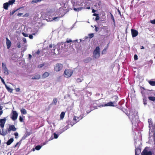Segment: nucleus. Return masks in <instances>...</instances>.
I'll return each instance as SVG.
<instances>
[{
  "label": "nucleus",
  "mask_w": 155,
  "mask_h": 155,
  "mask_svg": "<svg viewBox=\"0 0 155 155\" xmlns=\"http://www.w3.org/2000/svg\"><path fill=\"white\" fill-rule=\"evenodd\" d=\"M17 10H13L11 12H10V15H12Z\"/></svg>",
  "instance_id": "35"
},
{
  "label": "nucleus",
  "mask_w": 155,
  "mask_h": 155,
  "mask_svg": "<svg viewBox=\"0 0 155 155\" xmlns=\"http://www.w3.org/2000/svg\"><path fill=\"white\" fill-rule=\"evenodd\" d=\"M6 39L7 48L8 49L10 48L11 46V42L7 38H6Z\"/></svg>",
  "instance_id": "13"
},
{
  "label": "nucleus",
  "mask_w": 155,
  "mask_h": 155,
  "mask_svg": "<svg viewBox=\"0 0 155 155\" xmlns=\"http://www.w3.org/2000/svg\"><path fill=\"white\" fill-rule=\"evenodd\" d=\"M15 90H16V92H19L20 91V89L19 88H16L15 89Z\"/></svg>",
  "instance_id": "52"
},
{
  "label": "nucleus",
  "mask_w": 155,
  "mask_h": 155,
  "mask_svg": "<svg viewBox=\"0 0 155 155\" xmlns=\"http://www.w3.org/2000/svg\"><path fill=\"white\" fill-rule=\"evenodd\" d=\"M60 17H54L53 18V20H54L55 21H58L59 20V18Z\"/></svg>",
  "instance_id": "31"
},
{
  "label": "nucleus",
  "mask_w": 155,
  "mask_h": 155,
  "mask_svg": "<svg viewBox=\"0 0 155 155\" xmlns=\"http://www.w3.org/2000/svg\"><path fill=\"white\" fill-rule=\"evenodd\" d=\"M2 68H3V71H4V73L7 75H8V71L6 67V65L4 63H2Z\"/></svg>",
  "instance_id": "9"
},
{
  "label": "nucleus",
  "mask_w": 155,
  "mask_h": 155,
  "mask_svg": "<svg viewBox=\"0 0 155 155\" xmlns=\"http://www.w3.org/2000/svg\"><path fill=\"white\" fill-rule=\"evenodd\" d=\"M2 107L0 106V116H1L3 113V111L2 110Z\"/></svg>",
  "instance_id": "36"
},
{
  "label": "nucleus",
  "mask_w": 155,
  "mask_h": 155,
  "mask_svg": "<svg viewBox=\"0 0 155 155\" xmlns=\"http://www.w3.org/2000/svg\"><path fill=\"white\" fill-rule=\"evenodd\" d=\"M87 59L88 60V61H90L91 60V58H87Z\"/></svg>",
  "instance_id": "57"
},
{
  "label": "nucleus",
  "mask_w": 155,
  "mask_h": 155,
  "mask_svg": "<svg viewBox=\"0 0 155 155\" xmlns=\"http://www.w3.org/2000/svg\"><path fill=\"white\" fill-rule=\"evenodd\" d=\"M63 65L61 64H57L54 66V70L56 71H59L63 68Z\"/></svg>",
  "instance_id": "4"
},
{
  "label": "nucleus",
  "mask_w": 155,
  "mask_h": 155,
  "mask_svg": "<svg viewBox=\"0 0 155 155\" xmlns=\"http://www.w3.org/2000/svg\"><path fill=\"white\" fill-rule=\"evenodd\" d=\"M41 148V147L40 146H36L35 147V149L37 150H39Z\"/></svg>",
  "instance_id": "34"
},
{
  "label": "nucleus",
  "mask_w": 155,
  "mask_h": 155,
  "mask_svg": "<svg viewBox=\"0 0 155 155\" xmlns=\"http://www.w3.org/2000/svg\"><path fill=\"white\" fill-rule=\"evenodd\" d=\"M106 106H105V104H102V105H100V106H99V107H106Z\"/></svg>",
  "instance_id": "55"
},
{
  "label": "nucleus",
  "mask_w": 155,
  "mask_h": 155,
  "mask_svg": "<svg viewBox=\"0 0 155 155\" xmlns=\"http://www.w3.org/2000/svg\"><path fill=\"white\" fill-rule=\"evenodd\" d=\"M148 123L149 124V128L150 129H153V127L152 125L151 121L149 119L148 120Z\"/></svg>",
  "instance_id": "21"
},
{
  "label": "nucleus",
  "mask_w": 155,
  "mask_h": 155,
  "mask_svg": "<svg viewBox=\"0 0 155 155\" xmlns=\"http://www.w3.org/2000/svg\"><path fill=\"white\" fill-rule=\"evenodd\" d=\"M41 78V75L40 74H38L35 75L32 77V79H39Z\"/></svg>",
  "instance_id": "15"
},
{
  "label": "nucleus",
  "mask_w": 155,
  "mask_h": 155,
  "mask_svg": "<svg viewBox=\"0 0 155 155\" xmlns=\"http://www.w3.org/2000/svg\"><path fill=\"white\" fill-rule=\"evenodd\" d=\"M149 140L150 141H153L155 140L154 138V133L153 131H151L149 132Z\"/></svg>",
  "instance_id": "6"
},
{
  "label": "nucleus",
  "mask_w": 155,
  "mask_h": 155,
  "mask_svg": "<svg viewBox=\"0 0 155 155\" xmlns=\"http://www.w3.org/2000/svg\"><path fill=\"white\" fill-rule=\"evenodd\" d=\"M1 80L3 83L5 85V86L6 84L4 80L2 78H1Z\"/></svg>",
  "instance_id": "41"
},
{
  "label": "nucleus",
  "mask_w": 155,
  "mask_h": 155,
  "mask_svg": "<svg viewBox=\"0 0 155 155\" xmlns=\"http://www.w3.org/2000/svg\"><path fill=\"white\" fill-rule=\"evenodd\" d=\"M141 152V150L139 149L136 148L135 149V155H139Z\"/></svg>",
  "instance_id": "19"
},
{
  "label": "nucleus",
  "mask_w": 155,
  "mask_h": 155,
  "mask_svg": "<svg viewBox=\"0 0 155 155\" xmlns=\"http://www.w3.org/2000/svg\"><path fill=\"white\" fill-rule=\"evenodd\" d=\"M16 130V128L15 127V126L14 125H10L9 126V128L8 129V132L10 133V132L11 130H12L13 131H15Z\"/></svg>",
  "instance_id": "12"
},
{
  "label": "nucleus",
  "mask_w": 155,
  "mask_h": 155,
  "mask_svg": "<svg viewBox=\"0 0 155 155\" xmlns=\"http://www.w3.org/2000/svg\"><path fill=\"white\" fill-rule=\"evenodd\" d=\"M99 19H100L99 17L98 16V15H97L96 17V18H95V20H99Z\"/></svg>",
  "instance_id": "50"
},
{
  "label": "nucleus",
  "mask_w": 155,
  "mask_h": 155,
  "mask_svg": "<svg viewBox=\"0 0 155 155\" xmlns=\"http://www.w3.org/2000/svg\"><path fill=\"white\" fill-rule=\"evenodd\" d=\"M88 36L90 38H91L94 36V34L93 33H91L89 34Z\"/></svg>",
  "instance_id": "32"
},
{
  "label": "nucleus",
  "mask_w": 155,
  "mask_h": 155,
  "mask_svg": "<svg viewBox=\"0 0 155 155\" xmlns=\"http://www.w3.org/2000/svg\"><path fill=\"white\" fill-rule=\"evenodd\" d=\"M65 113L64 112H62L60 114V117L61 119H62L64 117Z\"/></svg>",
  "instance_id": "28"
},
{
  "label": "nucleus",
  "mask_w": 155,
  "mask_h": 155,
  "mask_svg": "<svg viewBox=\"0 0 155 155\" xmlns=\"http://www.w3.org/2000/svg\"><path fill=\"white\" fill-rule=\"evenodd\" d=\"M54 138L55 139L57 138L58 137V135L57 134H56L55 133L54 134Z\"/></svg>",
  "instance_id": "37"
},
{
  "label": "nucleus",
  "mask_w": 155,
  "mask_h": 155,
  "mask_svg": "<svg viewBox=\"0 0 155 155\" xmlns=\"http://www.w3.org/2000/svg\"><path fill=\"white\" fill-rule=\"evenodd\" d=\"M100 55V49L99 47H97L93 52L94 57L95 58H98Z\"/></svg>",
  "instance_id": "3"
},
{
  "label": "nucleus",
  "mask_w": 155,
  "mask_h": 155,
  "mask_svg": "<svg viewBox=\"0 0 155 155\" xmlns=\"http://www.w3.org/2000/svg\"><path fill=\"white\" fill-rule=\"evenodd\" d=\"M55 14V11L54 9L50 10L48 12V14L50 15H54Z\"/></svg>",
  "instance_id": "17"
},
{
  "label": "nucleus",
  "mask_w": 155,
  "mask_h": 155,
  "mask_svg": "<svg viewBox=\"0 0 155 155\" xmlns=\"http://www.w3.org/2000/svg\"><path fill=\"white\" fill-rule=\"evenodd\" d=\"M96 12V11L94 10V9H93L92 10V12L93 13H94Z\"/></svg>",
  "instance_id": "60"
},
{
  "label": "nucleus",
  "mask_w": 155,
  "mask_h": 155,
  "mask_svg": "<svg viewBox=\"0 0 155 155\" xmlns=\"http://www.w3.org/2000/svg\"><path fill=\"white\" fill-rule=\"evenodd\" d=\"M78 119V117L74 116L73 118V120H77Z\"/></svg>",
  "instance_id": "47"
},
{
  "label": "nucleus",
  "mask_w": 155,
  "mask_h": 155,
  "mask_svg": "<svg viewBox=\"0 0 155 155\" xmlns=\"http://www.w3.org/2000/svg\"><path fill=\"white\" fill-rule=\"evenodd\" d=\"M134 59L136 60L137 59V56L136 54L134 55Z\"/></svg>",
  "instance_id": "48"
},
{
  "label": "nucleus",
  "mask_w": 155,
  "mask_h": 155,
  "mask_svg": "<svg viewBox=\"0 0 155 155\" xmlns=\"http://www.w3.org/2000/svg\"><path fill=\"white\" fill-rule=\"evenodd\" d=\"M131 31L132 36L133 37H135L138 35V32L137 31L132 29Z\"/></svg>",
  "instance_id": "11"
},
{
  "label": "nucleus",
  "mask_w": 155,
  "mask_h": 155,
  "mask_svg": "<svg viewBox=\"0 0 155 155\" xmlns=\"http://www.w3.org/2000/svg\"><path fill=\"white\" fill-rule=\"evenodd\" d=\"M35 150L34 149H33V151H34Z\"/></svg>",
  "instance_id": "64"
},
{
  "label": "nucleus",
  "mask_w": 155,
  "mask_h": 155,
  "mask_svg": "<svg viewBox=\"0 0 155 155\" xmlns=\"http://www.w3.org/2000/svg\"><path fill=\"white\" fill-rule=\"evenodd\" d=\"M14 135L16 136L15 137L16 138V137L18 136V133L17 132L15 133L14 134Z\"/></svg>",
  "instance_id": "51"
},
{
  "label": "nucleus",
  "mask_w": 155,
  "mask_h": 155,
  "mask_svg": "<svg viewBox=\"0 0 155 155\" xmlns=\"http://www.w3.org/2000/svg\"><path fill=\"white\" fill-rule=\"evenodd\" d=\"M40 52V51L39 50H38L36 52V53L37 54H39Z\"/></svg>",
  "instance_id": "56"
},
{
  "label": "nucleus",
  "mask_w": 155,
  "mask_h": 155,
  "mask_svg": "<svg viewBox=\"0 0 155 155\" xmlns=\"http://www.w3.org/2000/svg\"><path fill=\"white\" fill-rule=\"evenodd\" d=\"M144 47L143 46H142L141 48V49H144Z\"/></svg>",
  "instance_id": "61"
},
{
  "label": "nucleus",
  "mask_w": 155,
  "mask_h": 155,
  "mask_svg": "<svg viewBox=\"0 0 155 155\" xmlns=\"http://www.w3.org/2000/svg\"><path fill=\"white\" fill-rule=\"evenodd\" d=\"M32 57V56L31 54H29V58H31V57Z\"/></svg>",
  "instance_id": "58"
},
{
  "label": "nucleus",
  "mask_w": 155,
  "mask_h": 155,
  "mask_svg": "<svg viewBox=\"0 0 155 155\" xmlns=\"http://www.w3.org/2000/svg\"><path fill=\"white\" fill-rule=\"evenodd\" d=\"M28 32H29L30 31H31V28H28L27 29Z\"/></svg>",
  "instance_id": "54"
},
{
  "label": "nucleus",
  "mask_w": 155,
  "mask_h": 155,
  "mask_svg": "<svg viewBox=\"0 0 155 155\" xmlns=\"http://www.w3.org/2000/svg\"><path fill=\"white\" fill-rule=\"evenodd\" d=\"M150 22L153 24H155V19L150 21Z\"/></svg>",
  "instance_id": "44"
},
{
  "label": "nucleus",
  "mask_w": 155,
  "mask_h": 155,
  "mask_svg": "<svg viewBox=\"0 0 155 155\" xmlns=\"http://www.w3.org/2000/svg\"><path fill=\"white\" fill-rule=\"evenodd\" d=\"M22 15H23V14L22 13H18L17 15L18 16H21Z\"/></svg>",
  "instance_id": "53"
},
{
  "label": "nucleus",
  "mask_w": 155,
  "mask_h": 155,
  "mask_svg": "<svg viewBox=\"0 0 155 155\" xmlns=\"http://www.w3.org/2000/svg\"><path fill=\"white\" fill-rule=\"evenodd\" d=\"M57 102V101L56 99L55 98H54L53 99V101L52 104H53L55 105L56 104Z\"/></svg>",
  "instance_id": "29"
},
{
  "label": "nucleus",
  "mask_w": 155,
  "mask_h": 155,
  "mask_svg": "<svg viewBox=\"0 0 155 155\" xmlns=\"http://www.w3.org/2000/svg\"><path fill=\"white\" fill-rule=\"evenodd\" d=\"M112 102H109L108 103L105 104V106H114V103Z\"/></svg>",
  "instance_id": "16"
},
{
  "label": "nucleus",
  "mask_w": 155,
  "mask_h": 155,
  "mask_svg": "<svg viewBox=\"0 0 155 155\" xmlns=\"http://www.w3.org/2000/svg\"><path fill=\"white\" fill-rule=\"evenodd\" d=\"M93 15L94 16H97L98 15L97 14H93Z\"/></svg>",
  "instance_id": "59"
},
{
  "label": "nucleus",
  "mask_w": 155,
  "mask_h": 155,
  "mask_svg": "<svg viewBox=\"0 0 155 155\" xmlns=\"http://www.w3.org/2000/svg\"><path fill=\"white\" fill-rule=\"evenodd\" d=\"M149 99L150 100L154 101L155 100V97H149Z\"/></svg>",
  "instance_id": "30"
},
{
  "label": "nucleus",
  "mask_w": 155,
  "mask_h": 155,
  "mask_svg": "<svg viewBox=\"0 0 155 155\" xmlns=\"http://www.w3.org/2000/svg\"><path fill=\"white\" fill-rule=\"evenodd\" d=\"M17 46L18 48H20L21 47V44L20 43H18L17 44Z\"/></svg>",
  "instance_id": "38"
},
{
  "label": "nucleus",
  "mask_w": 155,
  "mask_h": 155,
  "mask_svg": "<svg viewBox=\"0 0 155 155\" xmlns=\"http://www.w3.org/2000/svg\"><path fill=\"white\" fill-rule=\"evenodd\" d=\"M29 38L31 39H33V36L32 35H30L29 36Z\"/></svg>",
  "instance_id": "46"
},
{
  "label": "nucleus",
  "mask_w": 155,
  "mask_h": 155,
  "mask_svg": "<svg viewBox=\"0 0 155 155\" xmlns=\"http://www.w3.org/2000/svg\"><path fill=\"white\" fill-rule=\"evenodd\" d=\"M22 40H23V41L25 43H26V39L25 38H23V39H22Z\"/></svg>",
  "instance_id": "49"
},
{
  "label": "nucleus",
  "mask_w": 155,
  "mask_h": 155,
  "mask_svg": "<svg viewBox=\"0 0 155 155\" xmlns=\"http://www.w3.org/2000/svg\"><path fill=\"white\" fill-rule=\"evenodd\" d=\"M56 48L55 47H53V45H49V50L51 51L52 53V54L53 56H54L55 54L56 55L58 54L59 53L58 49H57L56 50Z\"/></svg>",
  "instance_id": "2"
},
{
  "label": "nucleus",
  "mask_w": 155,
  "mask_h": 155,
  "mask_svg": "<svg viewBox=\"0 0 155 155\" xmlns=\"http://www.w3.org/2000/svg\"><path fill=\"white\" fill-rule=\"evenodd\" d=\"M18 117V114L16 112V111L14 110H12V113L11 114V118L13 120H15L17 119Z\"/></svg>",
  "instance_id": "5"
},
{
  "label": "nucleus",
  "mask_w": 155,
  "mask_h": 155,
  "mask_svg": "<svg viewBox=\"0 0 155 155\" xmlns=\"http://www.w3.org/2000/svg\"><path fill=\"white\" fill-rule=\"evenodd\" d=\"M22 34L24 36V37H28V35L27 34H26V33H25L24 32H23L22 33Z\"/></svg>",
  "instance_id": "40"
},
{
  "label": "nucleus",
  "mask_w": 155,
  "mask_h": 155,
  "mask_svg": "<svg viewBox=\"0 0 155 155\" xmlns=\"http://www.w3.org/2000/svg\"><path fill=\"white\" fill-rule=\"evenodd\" d=\"M83 8L81 7L78 8H74V9L75 11H78V12L79 11H80V10H81Z\"/></svg>",
  "instance_id": "25"
},
{
  "label": "nucleus",
  "mask_w": 155,
  "mask_h": 155,
  "mask_svg": "<svg viewBox=\"0 0 155 155\" xmlns=\"http://www.w3.org/2000/svg\"><path fill=\"white\" fill-rule=\"evenodd\" d=\"M72 41L71 40V39H67V40L66 41V42H65L64 43V47H65V48H66V45H67V44L68 43H70V42H72Z\"/></svg>",
  "instance_id": "24"
},
{
  "label": "nucleus",
  "mask_w": 155,
  "mask_h": 155,
  "mask_svg": "<svg viewBox=\"0 0 155 155\" xmlns=\"http://www.w3.org/2000/svg\"><path fill=\"white\" fill-rule=\"evenodd\" d=\"M5 87L6 88V89H7V90L9 92H12V91H13V90L12 89V88H10L9 87H8V86H7V85H5Z\"/></svg>",
  "instance_id": "22"
},
{
  "label": "nucleus",
  "mask_w": 155,
  "mask_h": 155,
  "mask_svg": "<svg viewBox=\"0 0 155 155\" xmlns=\"http://www.w3.org/2000/svg\"><path fill=\"white\" fill-rule=\"evenodd\" d=\"M73 73L72 70L70 69H66L64 71L63 75L65 78H69L71 76Z\"/></svg>",
  "instance_id": "1"
},
{
  "label": "nucleus",
  "mask_w": 155,
  "mask_h": 155,
  "mask_svg": "<svg viewBox=\"0 0 155 155\" xmlns=\"http://www.w3.org/2000/svg\"><path fill=\"white\" fill-rule=\"evenodd\" d=\"M1 78H2V77H1V76H0V79H1Z\"/></svg>",
  "instance_id": "63"
},
{
  "label": "nucleus",
  "mask_w": 155,
  "mask_h": 155,
  "mask_svg": "<svg viewBox=\"0 0 155 155\" xmlns=\"http://www.w3.org/2000/svg\"><path fill=\"white\" fill-rule=\"evenodd\" d=\"M8 133V131H4L3 129L2 128V132L1 131V130L0 129V134L2 135H6Z\"/></svg>",
  "instance_id": "18"
},
{
  "label": "nucleus",
  "mask_w": 155,
  "mask_h": 155,
  "mask_svg": "<svg viewBox=\"0 0 155 155\" xmlns=\"http://www.w3.org/2000/svg\"><path fill=\"white\" fill-rule=\"evenodd\" d=\"M38 31V30L37 29H35L34 31V32L32 33L31 35H35L37 34Z\"/></svg>",
  "instance_id": "26"
},
{
  "label": "nucleus",
  "mask_w": 155,
  "mask_h": 155,
  "mask_svg": "<svg viewBox=\"0 0 155 155\" xmlns=\"http://www.w3.org/2000/svg\"><path fill=\"white\" fill-rule=\"evenodd\" d=\"M150 84L152 86H155V81H150Z\"/></svg>",
  "instance_id": "33"
},
{
  "label": "nucleus",
  "mask_w": 155,
  "mask_h": 155,
  "mask_svg": "<svg viewBox=\"0 0 155 155\" xmlns=\"http://www.w3.org/2000/svg\"><path fill=\"white\" fill-rule=\"evenodd\" d=\"M41 0H32L31 2V3L34 4L41 1Z\"/></svg>",
  "instance_id": "27"
},
{
  "label": "nucleus",
  "mask_w": 155,
  "mask_h": 155,
  "mask_svg": "<svg viewBox=\"0 0 155 155\" xmlns=\"http://www.w3.org/2000/svg\"><path fill=\"white\" fill-rule=\"evenodd\" d=\"M15 0H10L8 2H7L4 4V8L5 9H7L9 5H12L15 2Z\"/></svg>",
  "instance_id": "7"
},
{
  "label": "nucleus",
  "mask_w": 155,
  "mask_h": 155,
  "mask_svg": "<svg viewBox=\"0 0 155 155\" xmlns=\"http://www.w3.org/2000/svg\"><path fill=\"white\" fill-rule=\"evenodd\" d=\"M21 113L24 114H25L27 113V111L24 108H22L20 110Z\"/></svg>",
  "instance_id": "23"
},
{
  "label": "nucleus",
  "mask_w": 155,
  "mask_h": 155,
  "mask_svg": "<svg viewBox=\"0 0 155 155\" xmlns=\"http://www.w3.org/2000/svg\"><path fill=\"white\" fill-rule=\"evenodd\" d=\"M106 50L105 49H104L102 52V53L104 54L106 53Z\"/></svg>",
  "instance_id": "39"
},
{
  "label": "nucleus",
  "mask_w": 155,
  "mask_h": 155,
  "mask_svg": "<svg viewBox=\"0 0 155 155\" xmlns=\"http://www.w3.org/2000/svg\"><path fill=\"white\" fill-rule=\"evenodd\" d=\"M13 138H11L7 142V144L8 145H10L13 141Z\"/></svg>",
  "instance_id": "20"
},
{
  "label": "nucleus",
  "mask_w": 155,
  "mask_h": 155,
  "mask_svg": "<svg viewBox=\"0 0 155 155\" xmlns=\"http://www.w3.org/2000/svg\"><path fill=\"white\" fill-rule=\"evenodd\" d=\"M5 121V119H2L0 120V126L2 128L4 127Z\"/></svg>",
  "instance_id": "10"
},
{
  "label": "nucleus",
  "mask_w": 155,
  "mask_h": 155,
  "mask_svg": "<svg viewBox=\"0 0 155 155\" xmlns=\"http://www.w3.org/2000/svg\"><path fill=\"white\" fill-rule=\"evenodd\" d=\"M141 155H152L151 151L145 149L141 153Z\"/></svg>",
  "instance_id": "8"
},
{
  "label": "nucleus",
  "mask_w": 155,
  "mask_h": 155,
  "mask_svg": "<svg viewBox=\"0 0 155 155\" xmlns=\"http://www.w3.org/2000/svg\"><path fill=\"white\" fill-rule=\"evenodd\" d=\"M94 27H95V30L96 31H98L99 28L97 27L96 26L94 25Z\"/></svg>",
  "instance_id": "42"
},
{
  "label": "nucleus",
  "mask_w": 155,
  "mask_h": 155,
  "mask_svg": "<svg viewBox=\"0 0 155 155\" xmlns=\"http://www.w3.org/2000/svg\"><path fill=\"white\" fill-rule=\"evenodd\" d=\"M49 74H50L48 72H45L42 75V78H45L48 77V76L49 75Z\"/></svg>",
  "instance_id": "14"
},
{
  "label": "nucleus",
  "mask_w": 155,
  "mask_h": 155,
  "mask_svg": "<svg viewBox=\"0 0 155 155\" xmlns=\"http://www.w3.org/2000/svg\"><path fill=\"white\" fill-rule=\"evenodd\" d=\"M44 64H41L39 65L38 67L39 68H41L42 67L44 66Z\"/></svg>",
  "instance_id": "45"
},
{
  "label": "nucleus",
  "mask_w": 155,
  "mask_h": 155,
  "mask_svg": "<svg viewBox=\"0 0 155 155\" xmlns=\"http://www.w3.org/2000/svg\"><path fill=\"white\" fill-rule=\"evenodd\" d=\"M23 118L21 116L19 117V120L20 122H22L23 121Z\"/></svg>",
  "instance_id": "43"
},
{
  "label": "nucleus",
  "mask_w": 155,
  "mask_h": 155,
  "mask_svg": "<svg viewBox=\"0 0 155 155\" xmlns=\"http://www.w3.org/2000/svg\"><path fill=\"white\" fill-rule=\"evenodd\" d=\"M87 9H90V7H88L87 8Z\"/></svg>",
  "instance_id": "62"
}]
</instances>
